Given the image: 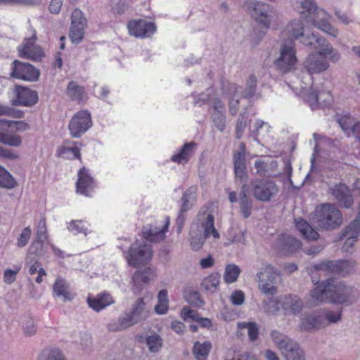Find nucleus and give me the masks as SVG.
Instances as JSON below:
<instances>
[{
    "instance_id": "nucleus-1",
    "label": "nucleus",
    "mask_w": 360,
    "mask_h": 360,
    "mask_svg": "<svg viewBox=\"0 0 360 360\" xmlns=\"http://www.w3.org/2000/svg\"><path fill=\"white\" fill-rule=\"evenodd\" d=\"M300 13L307 22L326 33L331 34L332 26L328 20V14L323 9L318 8L314 0L301 1Z\"/></svg>"
},
{
    "instance_id": "nucleus-2",
    "label": "nucleus",
    "mask_w": 360,
    "mask_h": 360,
    "mask_svg": "<svg viewBox=\"0 0 360 360\" xmlns=\"http://www.w3.org/2000/svg\"><path fill=\"white\" fill-rule=\"evenodd\" d=\"M148 316V311L146 309L144 298H138L132 304L131 311L119 318L118 326L110 324L109 330L113 331L121 330L145 320Z\"/></svg>"
},
{
    "instance_id": "nucleus-3",
    "label": "nucleus",
    "mask_w": 360,
    "mask_h": 360,
    "mask_svg": "<svg viewBox=\"0 0 360 360\" xmlns=\"http://www.w3.org/2000/svg\"><path fill=\"white\" fill-rule=\"evenodd\" d=\"M311 219L320 229H335L338 227V207L335 204L323 203L316 207Z\"/></svg>"
},
{
    "instance_id": "nucleus-4",
    "label": "nucleus",
    "mask_w": 360,
    "mask_h": 360,
    "mask_svg": "<svg viewBox=\"0 0 360 360\" xmlns=\"http://www.w3.org/2000/svg\"><path fill=\"white\" fill-rule=\"evenodd\" d=\"M288 32L294 39H299L300 42L309 49H319L324 45L326 39L319 33L308 34L304 31V25L300 20H293L288 27Z\"/></svg>"
},
{
    "instance_id": "nucleus-5",
    "label": "nucleus",
    "mask_w": 360,
    "mask_h": 360,
    "mask_svg": "<svg viewBox=\"0 0 360 360\" xmlns=\"http://www.w3.org/2000/svg\"><path fill=\"white\" fill-rule=\"evenodd\" d=\"M249 188L253 197L260 202H269L278 192V186L276 184L268 179H252L248 185Z\"/></svg>"
},
{
    "instance_id": "nucleus-6",
    "label": "nucleus",
    "mask_w": 360,
    "mask_h": 360,
    "mask_svg": "<svg viewBox=\"0 0 360 360\" xmlns=\"http://www.w3.org/2000/svg\"><path fill=\"white\" fill-rule=\"evenodd\" d=\"M310 295L316 305L326 302L338 304V285L335 284L334 278H327L311 290Z\"/></svg>"
},
{
    "instance_id": "nucleus-7",
    "label": "nucleus",
    "mask_w": 360,
    "mask_h": 360,
    "mask_svg": "<svg viewBox=\"0 0 360 360\" xmlns=\"http://www.w3.org/2000/svg\"><path fill=\"white\" fill-rule=\"evenodd\" d=\"M314 49L317 51L316 53L309 54L304 63V68L309 75L319 74L328 68L326 57L332 51L326 41L322 46Z\"/></svg>"
},
{
    "instance_id": "nucleus-8",
    "label": "nucleus",
    "mask_w": 360,
    "mask_h": 360,
    "mask_svg": "<svg viewBox=\"0 0 360 360\" xmlns=\"http://www.w3.org/2000/svg\"><path fill=\"white\" fill-rule=\"evenodd\" d=\"M245 155L246 146L245 143L241 142L238 150L233 151V173L235 182L248 188L247 183L249 176Z\"/></svg>"
},
{
    "instance_id": "nucleus-9",
    "label": "nucleus",
    "mask_w": 360,
    "mask_h": 360,
    "mask_svg": "<svg viewBox=\"0 0 360 360\" xmlns=\"http://www.w3.org/2000/svg\"><path fill=\"white\" fill-rule=\"evenodd\" d=\"M93 122L91 113L87 110L77 112L71 118L68 124V129L72 138H80L91 127Z\"/></svg>"
},
{
    "instance_id": "nucleus-10",
    "label": "nucleus",
    "mask_w": 360,
    "mask_h": 360,
    "mask_svg": "<svg viewBox=\"0 0 360 360\" xmlns=\"http://www.w3.org/2000/svg\"><path fill=\"white\" fill-rule=\"evenodd\" d=\"M10 77L33 82L39 80L40 71L29 63L14 60L11 63Z\"/></svg>"
},
{
    "instance_id": "nucleus-11",
    "label": "nucleus",
    "mask_w": 360,
    "mask_h": 360,
    "mask_svg": "<svg viewBox=\"0 0 360 360\" xmlns=\"http://www.w3.org/2000/svg\"><path fill=\"white\" fill-rule=\"evenodd\" d=\"M297 62L296 52L290 44H282L280 47V56L274 61V65L283 73L290 72L295 69Z\"/></svg>"
},
{
    "instance_id": "nucleus-12",
    "label": "nucleus",
    "mask_w": 360,
    "mask_h": 360,
    "mask_svg": "<svg viewBox=\"0 0 360 360\" xmlns=\"http://www.w3.org/2000/svg\"><path fill=\"white\" fill-rule=\"evenodd\" d=\"M153 252L151 245L146 243H132L126 257L129 266L137 267L141 264L151 259Z\"/></svg>"
},
{
    "instance_id": "nucleus-13",
    "label": "nucleus",
    "mask_w": 360,
    "mask_h": 360,
    "mask_svg": "<svg viewBox=\"0 0 360 360\" xmlns=\"http://www.w3.org/2000/svg\"><path fill=\"white\" fill-rule=\"evenodd\" d=\"M127 29L131 36L144 39L153 36L157 31V26L154 22L138 19L129 20Z\"/></svg>"
},
{
    "instance_id": "nucleus-14",
    "label": "nucleus",
    "mask_w": 360,
    "mask_h": 360,
    "mask_svg": "<svg viewBox=\"0 0 360 360\" xmlns=\"http://www.w3.org/2000/svg\"><path fill=\"white\" fill-rule=\"evenodd\" d=\"M359 214L356 219L352 221L339 236V241L345 238L342 250L347 252L360 238V202L359 205Z\"/></svg>"
},
{
    "instance_id": "nucleus-15",
    "label": "nucleus",
    "mask_w": 360,
    "mask_h": 360,
    "mask_svg": "<svg viewBox=\"0 0 360 360\" xmlns=\"http://www.w3.org/2000/svg\"><path fill=\"white\" fill-rule=\"evenodd\" d=\"M15 98L11 100L15 106L32 107L39 101L38 93L29 87L16 84L15 86Z\"/></svg>"
},
{
    "instance_id": "nucleus-16",
    "label": "nucleus",
    "mask_w": 360,
    "mask_h": 360,
    "mask_svg": "<svg viewBox=\"0 0 360 360\" xmlns=\"http://www.w3.org/2000/svg\"><path fill=\"white\" fill-rule=\"evenodd\" d=\"M250 14L266 29L269 27L270 20L267 15L269 5L255 0H248L245 3Z\"/></svg>"
},
{
    "instance_id": "nucleus-17",
    "label": "nucleus",
    "mask_w": 360,
    "mask_h": 360,
    "mask_svg": "<svg viewBox=\"0 0 360 360\" xmlns=\"http://www.w3.org/2000/svg\"><path fill=\"white\" fill-rule=\"evenodd\" d=\"M281 308L285 316L297 315L301 313L303 302L297 295H281Z\"/></svg>"
},
{
    "instance_id": "nucleus-18",
    "label": "nucleus",
    "mask_w": 360,
    "mask_h": 360,
    "mask_svg": "<svg viewBox=\"0 0 360 360\" xmlns=\"http://www.w3.org/2000/svg\"><path fill=\"white\" fill-rule=\"evenodd\" d=\"M94 179L90 175L88 169L83 167L79 170L76 182L77 192L88 196V190L94 188Z\"/></svg>"
},
{
    "instance_id": "nucleus-19",
    "label": "nucleus",
    "mask_w": 360,
    "mask_h": 360,
    "mask_svg": "<svg viewBox=\"0 0 360 360\" xmlns=\"http://www.w3.org/2000/svg\"><path fill=\"white\" fill-rule=\"evenodd\" d=\"M197 191L195 186H191L183 193L179 202V210L181 212L191 210L197 202Z\"/></svg>"
},
{
    "instance_id": "nucleus-20",
    "label": "nucleus",
    "mask_w": 360,
    "mask_h": 360,
    "mask_svg": "<svg viewBox=\"0 0 360 360\" xmlns=\"http://www.w3.org/2000/svg\"><path fill=\"white\" fill-rule=\"evenodd\" d=\"M87 303L90 308L98 312L114 302L111 295L108 292H101L96 297H88Z\"/></svg>"
},
{
    "instance_id": "nucleus-21",
    "label": "nucleus",
    "mask_w": 360,
    "mask_h": 360,
    "mask_svg": "<svg viewBox=\"0 0 360 360\" xmlns=\"http://www.w3.org/2000/svg\"><path fill=\"white\" fill-rule=\"evenodd\" d=\"M249 189L241 186L239 193V207L240 213L244 219L249 218L253 210L254 201L248 194Z\"/></svg>"
},
{
    "instance_id": "nucleus-22",
    "label": "nucleus",
    "mask_w": 360,
    "mask_h": 360,
    "mask_svg": "<svg viewBox=\"0 0 360 360\" xmlns=\"http://www.w3.org/2000/svg\"><path fill=\"white\" fill-rule=\"evenodd\" d=\"M151 270L150 268H146L144 270H137L132 276L133 292L135 294H139L143 289V287L148 284L150 280Z\"/></svg>"
},
{
    "instance_id": "nucleus-23",
    "label": "nucleus",
    "mask_w": 360,
    "mask_h": 360,
    "mask_svg": "<svg viewBox=\"0 0 360 360\" xmlns=\"http://www.w3.org/2000/svg\"><path fill=\"white\" fill-rule=\"evenodd\" d=\"M296 229L301 233L303 238L307 240H316L319 238V233L303 218L295 219Z\"/></svg>"
},
{
    "instance_id": "nucleus-24",
    "label": "nucleus",
    "mask_w": 360,
    "mask_h": 360,
    "mask_svg": "<svg viewBox=\"0 0 360 360\" xmlns=\"http://www.w3.org/2000/svg\"><path fill=\"white\" fill-rule=\"evenodd\" d=\"M322 319V316L318 313L305 314L301 321L300 329L306 332L318 330L321 326Z\"/></svg>"
},
{
    "instance_id": "nucleus-25",
    "label": "nucleus",
    "mask_w": 360,
    "mask_h": 360,
    "mask_svg": "<svg viewBox=\"0 0 360 360\" xmlns=\"http://www.w3.org/2000/svg\"><path fill=\"white\" fill-rule=\"evenodd\" d=\"M196 146L194 141L185 143L179 150L172 156L171 160L178 164L186 163L194 153L193 148Z\"/></svg>"
},
{
    "instance_id": "nucleus-26",
    "label": "nucleus",
    "mask_w": 360,
    "mask_h": 360,
    "mask_svg": "<svg viewBox=\"0 0 360 360\" xmlns=\"http://www.w3.org/2000/svg\"><path fill=\"white\" fill-rule=\"evenodd\" d=\"M257 78L255 74L249 75L245 81V86L243 89L242 87L240 98L250 100L255 97L257 99L260 97L259 94H257Z\"/></svg>"
},
{
    "instance_id": "nucleus-27",
    "label": "nucleus",
    "mask_w": 360,
    "mask_h": 360,
    "mask_svg": "<svg viewBox=\"0 0 360 360\" xmlns=\"http://www.w3.org/2000/svg\"><path fill=\"white\" fill-rule=\"evenodd\" d=\"M302 245L300 240L290 235H282L280 238V249L285 254H291L298 250Z\"/></svg>"
},
{
    "instance_id": "nucleus-28",
    "label": "nucleus",
    "mask_w": 360,
    "mask_h": 360,
    "mask_svg": "<svg viewBox=\"0 0 360 360\" xmlns=\"http://www.w3.org/2000/svg\"><path fill=\"white\" fill-rule=\"evenodd\" d=\"M339 125L345 133L350 131L360 140V122L354 123V119L349 115H347L339 118Z\"/></svg>"
},
{
    "instance_id": "nucleus-29",
    "label": "nucleus",
    "mask_w": 360,
    "mask_h": 360,
    "mask_svg": "<svg viewBox=\"0 0 360 360\" xmlns=\"http://www.w3.org/2000/svg\"><path fill=\"white\" fill-rule=\"evenodd\" d=\"M66 95L73 101L81 103L86 98L84 88L75 81H70L66 87Z\"/></svg>"
},
{
    "instance_id": "nucleus-30",
    "label": "nucleus",
    "mask_w": 360,
    "mask_h": 360,
    "mask_svg": "<svg viewBox=\"0 0 360 360\" xmlns=\"http://www.w3.org/2000/svg\"><path fill=\"white\" fill-rule=\"evenodd\" d=\"M323 176V182L328 186L329 192L335 198L338 199V182H337V171L335 169L327 168L325 170Z\"/></svg>"
},
{
    "instance_id": "nucleus-31",
    "label": "nucleus",
    "mask_w": 360,
    "mask_h": 360,
    "mask_svg": "<svg viewBox=\"0 0 360 360\" xmlns=\"http://www.w3.org/2000/svg\"><path fill=\"white\" fill-rule=\"evenodd\" d=\"M281 274L280 271L271 264L265 266V267L257 274L258 280L261 281H266L271 283H276L277 277Z\"/></svg>"
},
{
    "instance_id": "nucleus-32",
    "label": "nucleus",
    "mask_w": 360,
    "mask_h": 360,
    "mask_svg": "<svg viewBox=\"0 0 360 360\" xmlns=\"http://www.w3.org/2000/svg\"><path fill=\"white\" fill-rule=\"evenodd\" d=\"M281 295L276 297H269L262 302V307L265 313L269 315H277L281 311Z\"/></svg>"
},
{
    "instance_id": "nucleus-33",
    "label": "nucleus",
    "mask_w": 360,
    "mask_h": 360,
    "mask_svg": "<svg viewBox=\"0 0 360 360\" xmlns=\"http://www.w3.org/2000/svg\"><path fill=\"white\" fill-rule=\"evenodd\" d=\"M282 352L287 360H304V354L299 345L292 340Z\"/></svg>"
},
{
    "instance_id": "nucleus-34",
    "label": "nucleus",
    "mask_w": 360,
    "mask_h": 360,
    "mask_svg": "<svg viewBox=\"0 0 360 360\" xmlns=\"http://www.w3.org/2000/svg\"><path fill=\"white\" fill-rule=\"evenodd\" d=\"M212 349V344L209 341L200 343L197 341L193 347V354L197 360H205L209 355Z\"/></svg>"
},
{
    "instance_id": "nucleus-35",
    "label": "nucleus",
    "mask_w": 360,
    "mask_h": 360,
    "mask_svg": "<svg viewBox=\"0 0 360 360\" xmlns=\"http://www.w3.org/2000/svg\"><path fill=\"white\" fill-rule=\"evenodd\" d=\"M354 202L351 191L344 184H339V207L348 208Z\"/></svg>"
},
{
    "instance_id": "nucleus-36",
    "label": "nucleus",
    "mask_w": 360,
    "mask_h": 360,
    "mask_svg": "<svg viewBox=\"0 0 360 360\" xmlns=\"http://www.w3.org/2000/svg\"><path fill=\"white\" fill-rule=\"evenodd\" d=\"M18 184L12 174L4 167L0 165V187L12 189L17 186Z\"/></svg>"
},
{
    "instance_id": "nucleus-37",
    "label": "nucleus",
    "mask_w": 360,
    "mask_h": 360,
    "mask_svg": "<svg viewBox=\"0 0 360 360\" xmlns=\"http://www.w3.org/2000/svg\"><path fill=\"white\" fill-rule=\"evenodd\" d=\"M354 290L352 288L339 282V304H348L353 302Z\"/></svg>"
},
{
    "instance_id": "nucleus-38",
    "label": "nucleus",
    "mask_w": 360,
    "mask_h": 360,
    "mask_svg": "<svg viewBox=\"0 0 360 360\" xmlns=\"http://www.w3.org/2000/svg\"><path fill=\"white\" fill-rule=\"evenodd\" d=\"M202 227L204 229L205 238H209L211 235L214 238H219V233L214 227V217L213 214H208L207 215L205 220L202 222Z\"/></svg>"
},
{
    "instance_id": "nucleus-39",
    "label": "nucleus",
    "mask_w": 360,
    "mask_h": 360,
    "mask_svg": "<svg viewBox=\"0 0 360 360\" xmlns=\"http://www.w3.org/2000/svg\"><path fill=\"white\" fill-rule=\"evenodd\" d=\"M160 229L153 227L151 225L144 226L142 229L143 237L149 242H158L163 240L165 235H160Z\"/></svg>"
},
{
    "instance_id": "nucleus-40",
    "label": "nucleus",
    "mask_w": 360,
    "mask_h": 360,
    "mask_svg": "<svg viewBox=\"0 0 360 360\" xmlns=\"http://www.w3.org/2000/svg\"><path fill=\"white\" fill-rule=\"evenodd\" d=\"M145 343L151 353L159 352L163 346V340L162 338L156 333L146 335Z\"/></svg>"
},
{
    "instance_id": "nucleus-41",
    "label": "nucleus",
    "mask_w": 360,
    "mask_h": 360,
    "mask_svg": "<svg viewBox=\"0 0 360 360\" xmlns=\"http://www.w3.org/2000/svg\"><path fill=\"white\" fill-rule=\"evenodd\" d=\"M219 281L220 274L219 273H213L204 278L201 285L205 290L214 292L217 290Z\"/></svg>"
},
{
    "instance_id": "nucleus-42",
    "label": "nucleus",
    "mask_w": 360,
    "mask_h": 360,
    "mask_svg": "<svg viewBox=\"0 0 360 360\" xmlns=\"http://www.w3.org/2000/svg\"><path fill=\"white\" fill-rule=\"evenodd\" d=\"M53 292L58 297H62L63 301H70L72 297L67 290L65 282L63 279L57 278L53 286Z\"/></svg>"
},
{
    "instance_id": "nucleus-43",
    "label": "nucleus",
    "mask_w": 360,
    "mask_h": 360,
    "mask_svg": "<svg viewBox=\"0 0 360 360\" xmlns=\"http://www.w3.org/2000/svg\"><path fill=\"white\" fill-rule=\"evenodd\" d=\"M18 56L23 59L39 62L45 57V53L40 46H37L29 51H21V53L18 54Z\"/></svg>"
},
{
    "instance_id": "nucleus-44",
    "label": "nucleus",
    "mask_w": 360,
    "mask_h": 360,
    "mask_svg": "<svg viewBox=\"0 0 360 360\" xmlns=\"http://www.w3.org/2000/svg\"><path fill=\"white\" fill-rule=\"evenodd\" d=\"M240 273L238 266L234 264H229L226 266L224 274V280L226 283H232L237 281Z\"/></svg>"
},
{
    "instance_id": "nucleus-45",
    "label": "nucleus",
    "mask_w": 360,
    "mask_h": 360,
    "mask_svg": "<svg viewBox=\"0 0 360 360\" xmlns=\"http://www.w3.org/2000/svg\"><path fill=\"white\" fill-rule=\"evenodd\" d=\"M185 300L191 305L195 307H200L204 304L200 294L197 290H189L184 292Z\"/></svg>"
},
{
    "instance_id": "nucleus-46",
    "label": "nucleus",
    "mask_w": 360,
    "mask_h": 360,
    "mask_svg": "<svg viewBox=\"0 0 360 360\" xmlns=\"http://www.w3.org/2000/svg\"><path fill=\"white\" fill-rule=\"evenodd\" d=\"M314 271H323L328 273L338 272V260L323 261L312 266Z\"/></svg>"
},
{
    "instance_id": "nucleus-47",
    "label": "nucleus",
    "mask_w": 360,
    "mask_h": 360,
    "mask_svg": "<svg viewBox=\"0 0 360 360\" xmlns=\"http://www.w3.org/2000/svg\"><path fill=\"white\" fill-rule=\"evenodd\" d=\"M304 101L309 104L312 110L319 108V91L311 88L304 95Z\"/></svg>"
},
{
    "instance_id": "nucleus-48",
    "label": "nucleus",
    "mask_w": 360,
    "mask_h": 360,
    "mask_svg": "<svg viewBox=\"0 0 360 360\" xmlns=\"http://www.w3.org/2000/svg\"><path fill=\"white\" fill-rule=\"evenodd\" d=\"M211 119L214 126L220 132H223L226 126V113L216 112L211 113Z\"/></svg>"
},
{
    "instance_id": "nucleus-49",
    "label": "nucleus",
    "mask_w": 360,
    "mask_h": 360,
    "mask_svg": "<svg viewBox=\"0 0 360 360\" xmlns=\"http://www.w3.org/2000/svg\"><path fill=\"white\" fill-rule=\"evenodd\" d=\"M238 328L248 330V335L250 341L254 342L258 338L259 328L255 322L239 323Z\"/></svg>"
},
{
    "instance_id": "nucleus-50",
    "label": "nucleus",
    "mask_w": 360,
    "mask_h": 360,
    "mask_svg": "<svg viewBox=\"0 0 360 360\" xmlns=\"http://www.w3.org/2000/svg\"><path fill=\"white\" fill-rule=\"evenodd\" d=\"M271 336L273 341L278 345L281 351L288 347V345L292 341V340L285 337L278 330H273L271 333Z\"/></svg>"
},
{
    "instance_id": "nucleus-51",
    "label": "nucleus",
    "mask_w": 360,
    "mask_h": 360,
    "mask_svg": "<svg viewBox=\"0 0 360 360\" xmlns=\"http://www.w3.org/2000/svg\"><path fill=\"white\" fill-rule=\"evenodd\" d=\"M221 90L224 94H229L231 97H236L238 94H241L242 86L236 83L221 81Z\"/></svg>"
},
{
    "instance_id": "nucleus-52",
    "label": "nucleus",
    "mask_w": 360,
    "mask_h": 360,
    "mask_svg": "<svg viewBox=\"0 0 360 360\" xmlns=\"http://www.w3.org/2000/svg\"><path fill=\"white\" fill-rule=\"evenodd\" d=\"M245 108L244 112H241L238 119L236 127V138L240 139L242 138L243 131L248 124V116Z\"/></svg>"
},
{
    "instance_id": "nucleus-53",
    "label": "nucleus",
    "mask_w": 360,
    "mask_h": 360,
    "mask_svg": "<svg viewBox=\"0 0 360 360\" xmlns=\"http://www.w3.org/2000/svg\"><path fill=\"white\" fill-rule=\"evenodd\" d=\"M0 143L11 147H19L22 144V138L19 135L2 133Z\"/></svg>"
},
{
    "instance_id": "nucleus-54",
    "label": "nucleus",
    "mask_w": 360,
    "mask_h": 360,
    "mask_svg": "<svg viewBox=\"0 0 360 360\" xmlns=\"http://www.w3.org/2000/svg\"><path fill=\"white\" fill-rule=\"evenodd\" d=\"M87 27V20L83 12L79 8H75L71 15V24Z\"/></svg>"
},
{
    "instance_id": "nucleus-55",
    "label": "nucleus",
    "mask_w": 360,
    "mask_h": 360,
    "mask_svg": "<svg viewBox=\"0 0 360 360\" xmlns=\"http://www.w3.org/2000/svg\"><path fill=\"white\" fill-rule=\"evenodd\" d=\"M67 229L73 232L74 234L82 233L87 234V228L85 227L81 220H72L68 225Z\"/></svg>"
},
{
    "instance_id": "nucleus-56",
    "label": "nucleus",
    "mask_w": 360,
    "mask_h": 360,
    "mask_svg": "<svg viewBox=\"0 0 360 360\" xmlns=\"http://www.w3.org/2000/svg\"><path fill=\"white\" fill-rule=\"evenodd\" d=\"M39 360H65V359L59 349L54 348L51 349L48 354L43 352L39 356Z\"/></svg>"
},
{
    "instance_id": "nucleus-57",
    "label": "nucleus",
    "mask_w": 360,
    "mask_h": 360,
    "mask_svg": "<svg viewBox=\"0 0 360 360\" xmlns=\"http://www.w3.org/2000/svg\"><path fill=\"white\" fill-rule=\"evenodd\" d=\"M355 263L349 260H339V276H345L354 271Z\"/></svg>"
},
{
    "instance_id": "nucleus-58",
    "label": "nucleus",
    "mask_w": 360,
    "mask_h": 360,
    "mask_svg": "<svg viewBox=\"0 0 360 360\" xmlns=\"http://www.w3.org/2000/svg\"><path fill=\"white\" fill-rule=\"evenodd\" d=\"M319 101L321 103L319 108H329L333 103V97L329 91H319Z\"/></svg>"
},
{
    "instance_id": "nucleus-59",
    "label": "nucleus",
    "mask_w": 360,
    "mask_h": 360,
    "mask_svg": "<svg viewBox=\"0 0 360 360\" xmlns=\"http://www.w3.org/2000/svg\"><path fill=\"white\" fill-rule=\"evenodd\" d=\"M25 322L22 326L23 331L26 335L32 336L37 331V327L34 319L31 316H26Z\"/></svg>"
},
{
    "instance_id": "nucleus-60",
    "label": "nucleus",
    "mask_w": 360,
    "mask_h": 360,
    "mask_svg": "<svg viewBox=\"0 0 360 360\" xmlns=\"http://www.w3.org/2000/svg\"><path fill=\"white\" fill-rule=\"evenodd\" d=\"M259 281V288L265 295H269L273 296L277 292V287L275 286V283H271L266 281Z\"/></svg>"
},
{
    "instance_id": "nucleus-61",
    "label": "nucleus",
    "mask_w": 360,
    "mask_h": 360,
    "mask_svg": "<svg viewBox=\"0 0 360 360\" xmlns=\"http://www.w3.org/2000/svg\"><path fill=\"white\" fill-rule=\"evenodd\" d=\"M31 234L32 230L30 226L24 228L17 239L18 246L20 248L25 247L27 244Z\"/></svg>"
},
{
    "instance_id": "nucleus-62",
    "label": "nucleus",
    "mask_w": 360,
    "mask_h": 360,
    "mask_svg": "<svg viewBox=\"0 0 360 360\" xmlns=\"http://www.w3.org/2000/svg\"><path fill=\"white\" fill-rule=\"evenodd\" d=\"M199 314L198 311L191 309L187 306L184 307L181 310V316L185 321L188 320L195 321Z\"/></svg>"
},
{
    "instance_id": "nucleus-63",
    "label": "nucleus",
    "mask_w": 360,
    "mask_h": 360,
    "mask_svg": "<svg viewBox=\"0 0 360 360\" xmlns=\"http://www.w3.org/2000/svg\"><path fill=\"white\" fill-rule=\"evenodd\" d=\"M44 243L41 240H34L29 248V254L42 256L44 253Z\"/></svg>"
},
{
    "instance_id": "nucleus-64",
    "label": "nucleus",
    "mask_w": 360,
    "mask_h": 360,
    "mask_svg": "<svg viewBox=\"0 0 360 360\" xmlns=\"http://www.w3.org/2000/svg\"><path fill=\"white\" fill-rule=\"evenodd\" d=\"M205 233H197L195 236H192L191 238V245L192 249L197 251L200 250L205 243Z\"/></svg>"
}]
</instances>
